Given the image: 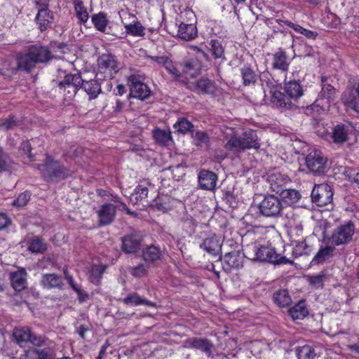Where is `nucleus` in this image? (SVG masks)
<instances>
[{
  "label": "nucleus",
  "instance_id": "10",
  "mask_svg": "<svg viewBox=\"0 0 359 359\" xmlns=\"http://www.w3.org/2000/svg\"><path fill=\"white\" fill-rule=\"evenodd\" d=\"M260 213L267 217L278 216L283 209L281 201L273 195L264 197L259 205Z\"/></svg>",
  "mask_w": 359,
  "mask_h": 359
},
{
  "label": "nucleus",
  "instance_id": "7",
  "mask_svg": "<svg viewBox=\"0 0 359 359\" xmlns=\"http://www.w3.org/2000/svg\"><path fill=\"white\" fill-rule=\"evenodd\" d=\"M181 18L187 21H182L178 24L177 36L185 41H190L194 39L197 35V29L196 27V16L191 10H185L182 13Z\"/></svg>",
  "mask_w": 359,
  "mask_h": 359
},
{
  "label": "nucleus",
  "instance_id": "25",
  "mask_svg": "<svg viewBox=\"0 0 359 359\" xmlns=\"http://www.w3.org/2000/svg\"><path fill=\"white\" fill-rule=\"evenodd\" d=\"M123 302L125 304L130 306H136L139 305H146L149 307L156 306L155 303L141 297L137 293L135 292L129 294L123 299Z\"/></svg>",
  "mask_w": 359,
  "mask_h": 359
},
{
  "label": "nucleus",
  "instance_id": "56",
  "mask_svg": "<svg viewBox=\"0 0 359 359\" xmlns=\"http://www.w3.org/2000/svg\"><path fill=\"white\" fill-rule=\"evenodd\" d=\"M163 67L168 70V72L174 76L175 77H180L181 73L180 71L173 65L171 60H170L168 58L166 60V62H165Z\"/></svg>",
  "mask_w": 359,
  "mask_h": 359
},
{
  "label": "nucleus",
  "instance_id": "6",
  "mask_svg": "<svg viewBox=\"0 0 359 359\" xmlns=\"http://www.w3.org/2000/svg\"><path fill=\"white\" fill-rule=\"evenodd\" d=\"M359 134V125L345 122L334 126L329 137L336 144H343L349 141L355 140Z\"/></svg>",
  "mask_w": 359,
  "mask_h": 359
},
{
  "label": "nucleus",
  "instance_id": "1",
  "mask_svg": "<svg viewBox=\"0 0 359 359\" xmlns=\"http://www.w3.org/2000/svg\"><path fill=\"white\" fill-rule=\"evenodd\" d=\"M227 140L225 148L233 152L255 149L260 147L257 133L252 129L242 130L240 128H226L223 131Z\"/></svg>",
  "mask_w": 359,
  "mask_h": 359
},
{
  "label": "nucleus",
  "instance_id": "29",
  "mask_svg": "<svg viewBox=\"0 0 359 359\" xmlns=\"http://www.w3.org/2000/svg\"><path fill=\"white\" fill-rule=\"evenodd\" d=\"M105 269L106 266L102 264H94L91 266L88 273V278L89 280L95 285H98L100 283Z\"/></svg>",
  "mask_w": 359,
  "mask_h": 359
},
{
  "label": "nucleus",
  "instance_id": "24",
  "mask_svg": "<svg viewBox=\"0 0 359 359\" xmlns=\"http://www.w3.org/2000/svg\"><path fill=\"white\" fill-rule=\"evenodd\" d=\"M224 264L226 265L227 269H239L243 266V256L238 252H233L226 254L224 257Z\"/></svg>",
  "mask_w": 359,
  "mask_h": 359
},
{
  "label": "nucleus",
  "instance_id": "62",
  "mask_svg": "<svg viewBox=\"0 0 359 359\" xmlns=\"http://www.w3.org/2000/svg\"><path fill=\"white\" fill-rule=\"evenodd\" d=\"M151 59L156 62V63H158V65H164L165 62H166V60H168V57H157V56H155V57H151Z\"/></svg>",
  "mask_w": 359,
  "mask_h": 359
},
{
  "label": "nucleus",
  "instance_id": "63",
  "mask_svg": "<svg viewBox=\"0 0 359 359\" xmlns=\"http://www.w3.org/2000/svg\"><path fill=\"white\" fill-rule=\"evenodd\" d=\"M88 331V327H86L85 326L83 325H80L78 328H77V333L79 334V335L82 338V339H85V334Z\"/></svg>",
  "mask_w": 359,
  "mask_h": 359
},
{
  "label": "nucleus",
  "instance_id": "17",
  "mask_svg": "<svg viewBox=\"0 0 359 359\" xmlns=\"http://www.w3.org/2000/svg\"><path fill=\"white\" fill-rule=\"evenodd\" d=\"M118 205L104 203L97 211L100 225H107L114 219Z\"/></svg>",
  "mask_w": 359,
  "mask_h": 359
},
{
  "label": "nucleus",
  "instance_id": "41",
  "mask_svg": "<svg viewBox=\"0 0 359 359\" xmlns=\"http://www.w3.org/2000/svg\"><path fill=\"white\" fill-rule=\"evenodd\" d=\"M284 23L286 25H287L288 27L292 28L295 32L303 34L307 39H315L318 36V34L316 32H313L309 29H305V28L302 27V26H300L297 24H294L290 21H288V20L284 21Z\"/></svg>",
  "mask_w": 359,
  "mask_h": 359
},
{
  "label": "nucleus",
  "instance_id": "48",
  "mask_svg": "<svg viewBox=\"0 0 359 359\" xmlns=\"http://www.w3.org/2000/svg\"><path fill=\"white\" fill-rule=\"evenodd\" d=\"M174 128L183 134L187 133L190 131L193 127V125L190 121L184 118H180L178 121L174 124Z\"/></svg>",
  "mask_w": 359,
  "mask_h": 359
},
{
  "label": "nucleus",
  "instance_id": "49",
  "mask_svg": "<svg viewBox=\"0 0 359 359\" xmlns=\"http://www.w3.org/2000/svg\"><path fill=\"white\" fill-rule=\"evenodd\" d=\"M241 76L245 85H249L255 83L256 81V74L254 71L248 67H244L241 69Z\"/></svg>",
  "mask_w": 359,
  "mask_h": 359
},
{
  "label": "nucleus",
  "instance_id": "46",
  "mask_svg": "<svg viewBox=\"0 0 359 359\" xmlns=\"http://www.w3.org/2000/svg\"><path fill=\"white\" fill-rule=\"evenodd\" d=\"M77 18L82 22H86L89 18L88 13L81 1H76L74 5Z\"/></svg>",
  "mask_w": 359,
  "mask_h": 359
},
{
  "label": "nucleus",
  "instance_id": "64",
  "mask_svg": "<svg viewBox=\"0 0 359 359\" xmlns=\"http://www.w3.org/2000/svg\"><path fill=\"white\" fill-rule=\"evenodd\" d=\"M350 351L355 354L359 355V344H355L348 346Z\"/></svg>",
  "mask_w": 359,
  "mask_h": 359
},
{
  "label": "nucleus",
  "instance_id": "43",
  "mask_svg": "<svg viewBox=\"0 0 359 359\" xmlns=\"http://www.w3.org/2000/svg\"><path fill=\"white\" fill-rule=\"evenodd\" d=\"M154 137L161 144H167L171 141V135L169 129L157 128L154 131Z\"/></svg>",
  "mask_w": 359,
  "mask_h": 359
},
{
  "label": "nucleus",
  "instance_id": "35",
  "mask_svg": "<svg viewBox=\"0 0 359 359\" xmlns=\"http://www.w3.org/2000/svg\"><path fill=\"white\" fill-rule=\"evenodd\" d=\"M285 90L289 97L294 99L299 98L303 95L302 88L296 81L285 83Z\"/></svg>",
  "mask_w": 359,
  "mask_h": 359
},
{
  "label": "nucleus",
  "instance_id": "21",
  "mask_svg": "<svg viewBox=\"0 0 359 359\" xmlns=\"http://www.w3.org/2000/svg\"><path fill=\"white\" fill-rule=\"evenodd\" d=\"M11 285L15 291H22L27 287V272L25 269L11 273Z\"/></svg>",
  "mask_w": 359,
  "mask_h": 359
},
{
  "label": "nucleus",
  "instance_id": "3",
  "mask_svg": "<svg viewBox=\"0 0 359 359\" xmlns=\"http://www.w3.org/2000/svg\"><path fill=\"white\" fill-rule=\"evenodd\" d=\"M53 57L49 49L39 45L31 46L24 54L17 57L18 69L30 72L37 63H45Z\"/></svg>",
  "mask_w": 359,
  "mask_h": 359
},
{
  "label": "nucleus",
  "instance_id": "18",
  "mask_svg": "<svg viewBox=\"0 0 359 359\" xmlns=\"http://www.w3.org/2000/svg\"><path fill=\"white\" fill-rule=\"evenodd\" d=\"M200 247L208 253L217 256L221 251L222 243L219 238L215 234H212L203 240Z\"/></svg>",
  "mask_w": 359,
  "mask_h": 359
},
{
  "label": "nucleus",
  "instance_id": "38",
  "mask_svg": "<svg viewBox=\"0 0 359 359\" xmlns=\"http://www.w3.org/2000/svg\"><path fill=\"white\" fill-rule=\"evenodd\" d=\"M273 301L278 306L284 307L289 305L291 298L286 290H280L276 292L273 296Z\"/></svg>",
  "mask_w": 359,
  "mask_h": 359
},
{
  "label": "nucleus",
  "instance_id": "47",
  "mask_svg": "<svg viewBox=\"0 0 359 359\" xmlns=\"http://www.w3.org/2000/svg\"><path fill=\"white\" fill-rule=\"evenodd\" d=\"M194 141L197 146L201 147H209L210 138L203 131H197L194 135Z\"/></svg>",
  "mask_w": 359,
  "mask_h": 359
},
{
  "label": "nucleus",
  "instance_id": "58",
  "mask_svg": "<svg viewBox=\"0 0 359 359\" xmlns=\"http://www.w3.org/2000/svg\"><path fill=\"white\" fill-rule=\"evenodd\" d=\"M15 124V122L13 117L0 121V128H2L5 130L13 128Z\"/></svg>",
  "mask_w": 359,
  "mask_h": 359
},
{
  "label": "nucleus",
  "instance_id": "50",
  "mask_svg": "<svg viewBox=\"0 0 359 359\" xmlns=\"http://www.w3.org/2000/svg\"><path fill=\"white\" fill-rule=\"evenodd\" d=\"M298 359H313L315 353L313 348L310 346H304L297 350Z\"/></svg>",
  "mask_w": 359,
  "mask_h": 359
},
{
  "label": "nucleus",
  "instance_id": "16",
  "mask_svg": "<svg viewBox=\"0 0 359 359\" xmlns=\"http://www.w3.org/2000/svg\"><path fill=\"white\" fill-rule=\"evenodd\" d=\"M183 346L187 348L198 349L205 353L208 356H210L214 345L207 339L191 337L187 339L184 341Z\"/></svg>",
  "mask_w": 359,
  "mask_h": 359
},
{
  "label": "nucleus",
  "instance_id": "34",
  "mask_svg": "<svg viewBox=\"0 0 359 359\" xmlns=\"http://www.w3.org/2000/svg\"><path fill=\"white\" fill-rule=\"evenodd\" d=\"M287 226L291 233L299 234L302 231V219L300 217L294 213L287 215Z\"/></svg>",
  "mask_w": 359,
  "mask_h": 359
},
{
  "label": "nucleus",
  "instance_id": "2",
  "mask_svg": "<svg viewBox=\"0 0 359 359\" xmlns=\"http://www.w3.org/2000/svg\"><path fill=\"white\" fill-rule=\"evenodd\" d=\"M80 85H82L83 89L90 99L97 97L101 91L100 85L97 81L94 79L83 81L77 73L65 75L64 79L59 83L60 88L67 91L69 98L76 95Z\"/></svg>",
  "mask_w": 359,
  "mask_h": 359
},
{
  "label": "nucleus",
  "instance_id": "32",
  "mask_svg": "<svg viewBox=\"0 0 359 359\" xmlns=\"http://www.w3.org/2000/svg\"><path fill=\"white\" fill-rule=\"evenodd\" d=\"M126 32L135 37H142L145 35V27L136 19L134 22H130L126 27Z\"/></svg>",
  "mask_w": 359,
  "mask_h": 359
},
{
  "label": "nucleus",
  "instance_id": "8",
  "mask_svg": "<svg viewBox=\"0 0 359 359\" xmlns=\"http://www.w3.org/2000/svg\"><path fill=\"white\" fill-rule=\"evenodd\" d=\"M336 97L337 90L331 84L321 85V90L314 103L310 106V109L318 114L327 110Z\"/></svg>",
  "mask_w": 359,
  "mask_h": 359
},
{
  "label": "nucleus",
  "instance_id": "13",
  "mask_svg": "<svg viewBox=\"0 0 359 359\" xmlns=\"http://www.w3.org/2000/svg\"><path fill=\"white\" fill-rule=\"evenodd\" d=\"M333 192L327 184L316 185L311 192V198L313 203L318 206H325L332 201Z\"/></svg>",
  "mask_w": 359,
  "mask_h": 359
},
{
  "label": "nucleus",
  "instance_id": "54",
  "mask_svg": "<svg viewBox=\"0 0 359 359\" xmlns=\"http://www.w3.org/2000/svg\"><path fill=\"white\" fill-rule=\"evenodd\" d=\"M346 107L359 114V97L352 96L348 99L343 98Z\"/></svg>",
  "mask_w": 359,
  "mask_h": 359
},
{
  "label": "nucleus",
  "instance_id": "4",
  "mask_svg": "<svg viewBox=\"0 0 359 359\" xmlns=\"http://www.w3.org/2000/svg\"><path fill=\"white\" fill-rule=\"evenodd\" d=\"M244 256L253 261L286 263L285 258H278L275 250L270 246H259L256 243L248 245L243 249Z\"/></svg>",
  "mask_w": 359,
  "mask_h": 359
},
{
  "label": "nucleus",
  "instance_id": "45",
  "mask_svg": "<svg viewBox=\"0 0 359 359\" xmlns=\"http://www.w3.org/2000/svg\"><path fill=\"white\" fill-rule=\"evenodd\" d=\"M118 14L121 22L124 25V27H126L130 22H134V20L137 19L135 15L131 13L126 7L121 8L118 12Z\"/></svg>",
  "mask_w": 359,
  "mask_h": 359
},
{
  "label": "nucleus",
  "instance_id": "9",
  "mask_svg": "<svg viewBox=\"0 0 359 359\" xmlns=\"http://www.w3.org/2000/svg\"><path fill=\"white\" fill-rule=\"evenodd\" d=\"M130 94L132 97L144 100L149 97L151 90L144 83V78L139 74H132L128 77Z\"/></svg>",
  "mask_w": 359,
  "mask_h": 359
},
{
  "label": "nucleus",
  "instance_id": "33",
  "mask_svg": "<svg viewBox=\"0 0 359 359\" xmlns=\"http://www.w3.org/2000/svg\"><path fill=\"white\" fill-rule=\"evenodd\" d=\"M333 250L334 248L331 246L320 248L313 258L311 264L316 265L325 262L332 257Z\"/></svg>",
  "mask_w": 359,
  "mask_h": 359
},
{
  "label": "nucleus",
  "instance_id": "40",
  "mask_svg": "<svg viewBox=\"0 0 359 359\" xmlns=\"http://www.w3.org/2000/svg\"><path fill=\"white\" fill-rule=\"evenodd\" d=\"M92 22L98 31L104 32L108 24L107 15L104 13L93 15L92 16Z\"/></svg>",
  "mask_w": 359,
  "mask_h": 359
},
{
  "label": "nucleus",
  "instance_id": "52",
  "mask_svg": "<svg viewBox=\"0 0 359 359\" xmlns=\"http://www.w3.org/2000/svg\"><path fill=\"white\" fill-rule=\"evenodd\" d=\"M286 202L290 204H294L299 201L301 195L299 191L294 189H288L283 193Z\"/></svg>",
  "mask_w": 359,
  "mask_h": 359
},
{
  "label": "nucleus",
  "instance_id": "36",
  "mask_svg": "<svg viewBox=\"0 0 359 359\" xmlns=\"http://www.w3.org/2000/svg\"><path fill=\"white\" fill-rule=\"evenodd\" d=\"M41 284L46 288L59 287L62 285V278L55 274H46L43 276Z\"/></svg>",
  "mask_w": 359,
  "mask_h": 359
},
{
  "label": "nucleus",
  "instance_id": "61",
  "mask_svg": "<svg viewBox=\"0 0 359 359\" xmlns=\"http://www.w3.org/2000/svg\"><path fill=\"white\" fill-rule=\"evenodd\" d=\"M22 148L25 153L28 156V157L31 158V146L29 142H24L22 144Z\"/></svg>",
  "mask_w": 359,
  "mask_h": 359
},
{
  "label": "nucleus",
  "instance_id": "15",
  "mask_svg": "<svg viewBox=\"0 0 359 359\" xmlns=\"http://www.w3.org/2000/svg\"><path fill=\"white\" fill-rule=\"evenodd\" d=\"M326 161L322 151L318 149L312 150L306 159L308 168L313 172H323Z\"/></svg>",
  "mask_w": 359,
  "mask_h": 359
},
{
  "label": "nucleus",
  "instance_id": "39",
  "mask_svg": "<svg viewBox=\"0 0 359 359\" xmlns=\"http://www.w3.org/2000/svg\"><path fill=\"white\" fill-rule=\"evenodd\" d=\"M161 252L160 249L155 245H150L143 252V257L147 262H154L160 259Z\"/></svg>",
  "mask_w": 359,
  "mask_h": 359
},
{
  "label": "nucleus",
  "instance_id": "30",
  "mask_svg": "<svg viewBox=\"0 0 359 359\" xmlns=\"http://www.w3.org/2000/svg\"><path fill=\"white\" fill-rule=\"evenodd\" d=\"M288 313L294 320H297L305 318L308 314V310L305 306L304 302L301 301L290 308Z\"/></svg>",
  "mask_w": 359,
  "mask_h": 359
},
{
  "label": "nucleus",
  "instance_id": "57",
  "mask_svg": "<svg viewBox=\"0 0 359 359\" xmlns=\"http://www.w3.org/2000/svg\"><path fill=\"white\" fill-rule=\"evenodd\" d=\"M154 206L157 210L163 212L168 211L170 209L169 205L166 203H164L161 198H158L156 200Z\"/></svg>",
  "mask_w": 359,
  "mask_h": 359
},
{
  "label": "nucleus",
  "instance_id": "5",
  "mask_svg": "<svg viewBox=\"0 0 359 359\" xmlns=\"http://www.w3.org/2000/svg\"><path fill=\"white\" fill-rule=\"evenodd\" d=\"M39 170L46 180L55 182L70 175L69 170L50 156H47L44 163L39 165Z\"/></svg>",
  "mask_w": 359,
  "mask_h": 359
},
{
  "label": "nucleus",
  "instance_id": "51",
  "mask_svg": "<svg viewBox=\"0 0 359 359\" xmlns=\"http://www.w3.org/2000/svg\"><path fill=\"white\" fill-rule=\"evenodd\" d=\"M271 101L276 107H283L287 105L285 95L278 90H275L273 92Z\"/></svg>",
  "mask_w": 359,
  "mask_h": 359
},
{
  "label": "nucleus",
  "instance_id": "53",
  "mask_svg": "<svg viewBox=\"0 0 359 359\" xmlns=\"http://www.w3.org/2000/svg\"><path fill=\"white\" fill-rule=\"evenodd\" d=\"M211 52L215 58H221L224 55V48L221 43L217 40H212Z\"/></svg>",
  "mask_w": 359,
  "mask_h": 359
},
{
  "label": "nucleus",
  "instance_id": "14",
  "mask_svg": "<svg viewBox=\"0 0 359 359\" xmlns=\"http://www.w3.org/2000/svg\"><path fill=\"white\" fill-rule=\"evenodd\" d=\"M97 62L99 71L104 74V78H113L119 70L118 63L111 55H102L99 57Z\"/></svg>",
  "mask_w": 359,
  "mask_h": 359
},
{
  "label": "nucleus",
  "instance_id": "55",
  "mask_svg": "<svg viewBox=\"0 0 359 359\" xmlns=\"http://www.w3.org/2000/svg\"><path fill=\"white\" fill-rule=\"evenodd\" d=\"M30 198V194L28 192L20 194L18 197L13 201V205L17 208H21L27 205Z\"/></svg>",
  "mask_w": 359,
  "mask_h": 359
},
{
  "label": "nucleus",
  "instance_id": "59",
  "mask_svg": "<svg viewBox=\"0 0 359 359\" xmlns=\"http://www.w3.org/2000/svg\"><path fill=\"white\" fill-rule=\"evenodd\" d=\"M147 269L145 266L142 264L137 266V267L133 269L132 274L135 277H142L146 274Z\"/></svg>",
  "mask_w": 359,
  "mask_h": 359
},
{
  "label": "nucleus",
  "instance_id": "22",
  "mask_svg": "<svg viewBox=\"0 0 359 359\" xmlns=\"http://www.w3.org/2000/svg\"><path fill=\"white\" fill-rule=\"evenodd\" d=\"M141 238L137 234H130L122 239V248L126 253L136 252L140 246Z\"/></svg>",
  "mask_w": 359,
  "mask_h": 359
},
{
  "label": "nucleus",
  "instance_id": "27",
  "mask_svg": "<svg viewBox=\"0 0 359 359\" xmlns=\"http://www.w3.org/2000/svg\"><path fill=\"white\" fill-rule=\"evenodd\" d=\"M290 60L286 55L285 52L280 50L276 53L273 58V67L275 69L286 72L288 69Z\"/></svg>",
  "mask_w": 359,
  "mask_h": 359
},
{
  "label": "nucleus",
  "instance_id": "23",
  "mask_svg": "<svg viewBox=\"0 0 359 359\" xmlns=\"http://www.w3.org/2000/svg\"><path fill=\"white\" fill-rule=\"evenodd\" d=\"M189 88L198 93L207 94H213L216 90L215 83L208 79H202L194 82Z\"/></svg>",
  "mask_w": 359,
  "mask_h": 359
},
{
  "label": "nucleus",
  "instance_id": "12",
  "mask_svg": "<svg viewBox=\"0 0 359 359\" xmlns=\"http://www.w3.org/2000/svg\"><path fill=\"white\" fill-rule=\"evenodd\" d=\"M13 337L20 346L27 342H30L36 346H41L46 344V341L41 336L34 335L27 327L15 328L13 330Z\"/></svg>",
  "mask_w": 359,
  "mask_h": 359
},
{
  "label": "nucleus",
  "instance_id": "28",
  "mask_svg": "<svg viewBox=\"0 0 359 359\" xmlns=\"http://www.w3.org/2000/svg\"><path fill=\"white\" fill-rule=\"evenodd\" d=\"M26 359H53L51 351L48 348H29L25 352Z\"/></svg>",
  "mask_w": 359,
  "mask_h": 359
},
{
  "label": "nucleus",
  "instance_id": "20",
  "mask_svg": "<svg viewBox=\"0 0 359 359\" xmlns=\"http://www.w3.org/2000/svg\"><path fill=\"white\" fill-rule=\"evenodd\" d=\"M198 178L200 187L203 189L212 190L216 186L217 177L213 172L201 170Z\"/></svg>",
  "mask_w": 359,
  "mask_h": 359
},
{
  "label": "nucleus",
  "instance_id": "60",
  "mask_svg": "<svg viewBox=\"0 0 359 359\" xmlns=\"http://www.w3.org/2000/svg\"><path fill=\"white\" fill-rule=\"evenodd\" d=\"M11 224V219L5 213L0 212V230L6 228Z\"/></svg>",
  "mask_w": 359,
  "mask_h": 359
},
{
  "label": "nucleus",
  "instance_id": "44",
  "mask_svg": "<svg viewBox=\"0 0 359 359\" xmlns=\"http://www.w3.org/2000/svg\"><path fill=\"white\" fill-rule=\"evenodd\" d=\"M28 249L33 253H42L46 250V244L39 238L35 237L30 241Z\"/></svg>",
  "mask_w": 359,
  "mask_h": 359
},
{
  "label": "nucleus",
  "instance_id": "42",
  "mask_svg": "<svg viewBox=\"0 0 359 359\" xmlns=\"http://www.w3.org/2000/svg\"><path fill=\"white\" fill-rule=\"evenodd\" d=\"M148 195V189L142 185L137 186L133 191L130 196V201L133 203H138L144 200Z\"/></svg>",
  "mask_w": 359,
  "mask_h": 359
},
{
  "label": "nucleus",
  "instance_id": "19",
  "mask_svg": "<svg viewBox=\"0 0 359 359\" xmlns=\"http://www.w3.org/2000/svg\"><path fill=\"white\" fill-rule=\"evenodd\" d=\"M200 65L196 60H190L187 62L182 68V74L180 76L184 78L183 81H186L187 84L191 86L194 82L190 81L199 74Z\"/></svg>",
  "mask_w": 359,
  "mask_h": 359
},
{
  "label": "nucleus",
  "instance_id": "11",
  "mask_svg": "<svg viewBox=\"0 0 359 359\" xmlns=\"http://www.w3.org/2000/svg\"><path fill=\"white\" fill-rule=\"evenodd\" d=\"M355 233V226L351 222L337 226L333 231L330 241L332 244L339 245L349 242Z\"/></svg>",
  "mask_w": 359,
  "mask_h": 359
},
{
  "label": "nucleus",
  "instance_id": "31",
  "mask_svg": "<svg viewBox=\"0 0 359 359\" xmlns=\"http://www.w3.org/2000/svg\"><path fill=\"white\" fill-rule=\"evenodd\" d=\"M64 274L65 278L67 280L69 285L76 292L79 300L81 302H83L88 299V294L83 290L81 289L80 285H79L74 281L72 276L68 273L67 269L64 270Z\"/></svg>",
  "mask_w": 359,
  "mask_h": 359
},
{
  "label": "nucleus",
  "instance_id": "37",
  "mask_svg": "<svg viewBox=\"0 0 359 359\" xmlns=\"http://www.w3.org/2000/svg\"><path fill=\"white\" fill-rule=\"evenodd\" d=\"M313 250V245L310 243L309 241L304 240L297 242L294 248L293 253L296 256H301L303 255H309Z\"/></svg>",
  "mask_w": 359,
  "mask_h": 359
},
{
  "label": "nucleus",
  "instance_id": "26",
  "mask_svg": "<svg viewBox=\"0 0 359 359\" xmlns=\"http://www.w3.org/2000/svg\"><path fill=\"white\" fill-rule=\"evenodd\" d=\"M36 20L37 24L39 25V29L41 31H43L46 29L49 25L51 23L53 15L48 8H39Z\"/></svg>",
  "mask_w": 359,
  "mask_h": 359
}]
</instances>
